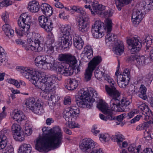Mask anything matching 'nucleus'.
<instances>
[{"label":"nucleus","instance_id":"nucleus-1","mask_svg":"<svg viewBox=\"0 0 153 153\" xmlns=\"http://www.w3.org/2000/svg\"><path fill=\"white\" fill-rule=\"evenodd\" d=\"M44 127L42 129L43 137L36 141V149L40 152H48L59 148L62 142L61 130L59 127L49 129Z\"/></svg>","mask_w":153,"mask_h":153},{"label":"nucleus","instance_id":"nucleus-2","mask_svg":"<svg viewBox=\"0 0 153 153\" xmlns=\"http://www.w3.org/2000/svg\"><path fill=\"white\" fill-rule=\"evenodd\" d=\"M21 74L28 79L36 87L44 92L49 93L54 88L56 77L54 75L49 77L47 76H37L35 71L22 67L19 68Z\"/></svg>","mask_w":153,"mask_h":153},{"label":"nucleus","instance_id":"nucleus-3","mask_svg":"<svg viewBox=\"0 0 153 153\" xmlns=\"http://www.w3.org/2000/svg\"><path fill=\"white\" fill-rule=\"evenodd\" d=\"M59 60L67 63L69 66L67 68L59 64L56 68V71L58 73L64 76H68L73 74L74 69L77 70V73L80 71V63L79 62L78 65L75 56L71 54H62L59 55Z\"/></svg>","mask_w":153,"mask_h":153},{"label":"nucleus","instance_id":"nucleus-4","mask_svg":"<svg viewBox=\"0 0 153 153\" xmlns=\"http://www.w3.org/2000/svg\"><path fill=\"white\" fill-rule=\"evenodd\" d=\"M112 21L110 19L106 20V25L100 21H96L92 26L91 32L94 38L98 39L102 38L104 35V32L107 30V35L105 36L106 42L113 41L116 37L114 34L111 33L112 30Z\"/></svg>","mask_w":153,"mask_h":153},{"label":"nucleus","instance_id":"nucleus-5","mask_svg":"<svg viewBox=\"0 0 153 153\" xmlns=\"http://www.w3.org/2000/svg\"><path fill=\"white\" fill-rule=\"evenodd\" d=\"M32 21L30 16L27 13L22 14L18 20L19 27V29H16V33L20 36L28 33Z\"/></svg>","mask_w":153,"mask_h":153},{"label":"nucleus","instance_id":"nucleus-6","mask_svg":"<svg viewBox=\"0 0 153 153\" xmlns=\"http://www.w3.org/2000/svg\"><path fill=\"white\" fill-rule=\"evenodd\" d=\"M73 30L68 25L62 27L61 30V36L59 38V41L62 48L64 49H68L72 44V38Z\"/></svg>","mask_w":153,"mask_h":153},{"label":"nucleus","instance_id":"nucleus-7","mask_svg":"<svg viewBox=\"0 0 153 153\" xmlns=\"http://www.w3.org/2000/svg\"><path fill=\"white\" fill-rule=\"evenodd\" d=\"M94 101V99H91V96L88 90H83L76 97V103L80 107L85 106L87 108H90L92 106L91 102H93Z\"/></svg>","mask_w":153,"mask_h":153},{"label":"nucleus","instance_id":"nucleus-8","mask_svg":"<svg viewBox=\"0 0 153 153\" xmlns=\"http://www.w3.org/2000/svg\"><path fill=\"white\" fill-rule=\"evenodd\" d=\"M34 41L30 39L27 40L28 44L26 48L28 50L30 49L35 52H40L43 49L44 38L40 34L35 33L33 34Z\"/></svg>","mask_w":153,"mask_h":153},{"label":"nucleus","instance_id":"nucleus-9","mask_svg":"<svg viewBox=\"0 0 153 153\" xmlns=\"http://www.w3.org/2000/svg\"><path fill=\"white\" fill-rule=\"evenodd\" d=\"M35 61L36 65L41 69H50L53 68L54 65L53 58L48 55L39 56Z\"/></svg>","mask_w":153,"mask_h":153},{"label":"nucleus","instance_id":"nucleus-10","mask_svg":"<svg viewBox=\"0 0 153 153\" xmlns=\"http://www.w3.org/2000/svg\"><path fill=\"white\" fill-rule=\"evenodd\" d=\"M9 131L3 129L0 131V150H2V153H14L13 148L11 145L6 146L7 142V136Z\"/></svg>","mask_w":153,"mask_h":153},{"label":"nucleus","instance_id":"nucleus-11","mask_svg":"<svg viewBox=\"0 0 153 153\" xmlns=\"http://www.w3.org/2000/svg\"><path fill=\"white\" fill-rule=\"evenodd\" d=\"M79 113V109L77 107L72 106L65 109L63 112V117L66 121L69 123L76 119Z\"/></svg>","mask_w":153,"mask_h":153},{"label":"nucleus","instance_id":"nucleus-12","mask_svg":"<svg viewBox=\"0 0 153 153\" xmlns=\"http://www.w3.org/2000/svg\"><path fill=\"white\" fill-rule=\"evenodd\" d=\"M128 100L124 99L121 97H120L118 102L114 103H110V107L112 111L117 112L124 111L125 109L130 104Z\"/></svg>","mask_w":153,"mask_h":153},{"label":"nucleus","instance_id":"nucleus-13","mask_svg":"<svg viewBox=\"0 0 153 153\" xmlns=\"http://www.w3.org/2000/svg\"><path fill=\"white\" fill-rule=\"evenodd\" d=\"M116 85L108 86L106 85L105 86L107 94L111 98L110 102L111 104L114 102H117L120 97H121L120 93L116 89Z\"/></svg>","mask_w":153,"mask_h":153},{"label":"nucleus","instance_id":"nucleus-14","mask_svg":"<svg viewBox=\"0 0 153 153\" xmlns=\"http://www.w3.org/2000/svg\"><path fill=\"white\" fill-rule=\"evenodd\" d=\"M130 71L128 69L124 70L123 74H118L117 82L119 86L121 88H125L130 79Z\"/></svg>","mask_w":153,"mask_h":153},{"label":"nucleus","instance_id":"nucleus-15","mask_svg":"<svg viewBox=\"0 0 153 153\" xmlns=\"http://www.w3.org/2000/svg\"><path fill=\"white\" fill-rule=\"evenodd\" d=\"M38 20L40 26L46 31L50 32L52 30L53 27V23L48 17L44 15L41 16H39Z\"/></svg>","mask_w":153,"mask_h":153},{"label":"nucleus","instance_id":"nucleus-16","mask_svg":"<svg viewBox=\"0 0 153 153\" xmlns=\"http://www.w3.org/2000/svg\"><path fill=\"white\" fill-rule=\"evenodd\" d=\"M127 43L131 48V52L132 54H134L138 52L142 47V43L139 39L135 37L128 39L127 40Z\"/></svg>","mask_w":153,"mask_h":153},{"label":"nucleus","instance_id":"nucleus-17","mask_svg":"<svg viewBox=\"0 0 153 153\" xmlns=\"http://www.w3.org/2000/svg\"><path fill=\"white\" fill-rule=\"evenodd\" d=\"M12 131L16 140L21 142L24 140V132L19 125L16 123L13 124L12 126Z\"/></svg>","mask_w":153,"mask_h":153},{"label":"nucleus","instance_id":"nucleus-18","mask_svg":"<svg viewBox=\"0 0 153 153\" xmlns=\"http://www.w3.org/2000/svg\"><path fill=\"white\" fill-rule=\"evenodd\" d=\"M94 141L90 138H85L83 139L79 145L80 149L85 152H88L95 147Z\"/></svg>","mask_w":153,"mask_h":153},{"label":"nucleus","instance_id":"nucleus-19","mask_svg":"<svg viewBox=\"0 0 153 153\" xmlns=\"http://www.w3.org/2000/svg\"><path fill=\"white\" fill-rule=\"evenodd\" d=\"M79 31L85 33L88 30L89 25V18L87 16L80 17L77 20Z\"/></svg>","mask_w":153,"mask_h":153},{"label":"nucleus","instance_id":"nucleus-20","mask_svg":"<svg viewBox=\"0 0 153 153\" xmlns=\"http://www.w3.org/2000/svg\"><path fill=\"white\" fill-rule=\"evenodd\" d=\"M137 105L138 110L141 111L142 114L146 117L145 119H149V117L152 115L151 111L145 103L140 102L137 103Z\"/></svg>","mask_w":153,"mask_h":153},{"label":"nucleus","instance_id":"nucleus-21","mask_svg":"<svg viewBox=\"0 0 153 153\" xmlns=\"http://www.w3.org/2000/svg\"><path fill=\"white\" fill-rule=\"evenodd\" d=\"M144 17V14L139 10H134L131 16L132 21L135 25L138 24Z\"/></svg>","mask_w":153,"mask_h":153},{"label":"nucleus","instance_id":"nucleus-22","mask_svg":"<svg viewBox=\"0 0 153 153\" xmlns=\"http://www.w3.org/2000/svg\"><path fill=\"white\" fill-rule=\"evenodd\" d=\"M40 8L43 14L46 16L49 17L53 13L52 7L47 3H42L41 5Z\"/></svg>","mask_w":153,"mask_h":153},{"label":"nucleus","instance_id":"nucleus-23","mask_svg":"<svg viewBox=\"0 0 153 153\" xmlns=\"http://www.w3.org/2000/svg\"><path fill=\"white\" fill-rule=\"evenodd\" d=\"M114 53L117 55H120L124 51V46L122 41L118 40L115 44V47L114 48Z\"/></svg>","mask_w":153,"mask_h":153},{"label":"nucleus","instance_id":"nucleus-24","mask_svg":"<svg viewBox=\"0 0 153 153\" xmlns=\"http://www.w3.org/2000/svg\"><path fill=\"white\" fill-rule=\"evenodd\" d=\"M40 8V5L38 2L36 1H33L29 2L28 4V8L32 13L38 12Z\"/></svg>","mask_w":153,"mask_h":153},{"label":"nucleus","instance_id":"nucleus-25","mask_svg":"<svg viewBox=\"0 0 153 153\" xmlns=\"http://www.w3.org/2000/svg\"><path fill=\"white\" fill-rule=\"evenodd\" d=\"M102 60L100 56H95L89 63L88 66L94 70L96 67L101 62Z\"/></svg>","mask_w":153,"mask_h":153},{"label":"nucleus","instance_id":"nucleus-26","mask_svg":"<svg viewBox=\"0 0 153 153\" xmlns=\"http://www.w3.org/2000/svg\"><path fill=\"white\" fill-rule=\"evenodd\" d=\"M10 65L8 62V58L4 51L0 53V65L8 66Z\"/></svg>","mask_w":153,"mask_h":153},{"label":"nucleus","instance_id":"nucleus-27","mask_svg":"<svg viewBox=\"0 0 153 153\" xmlns=\"http://www.w3.org/2000/svg\"><path fill=\"white\" fill-rule=\"evenodd\" d=\"M18 123L25 120V116L24 114L20 111H17L14 113V116L12 117Z\"/></svg>","mask_w":153,"mask_h":153},{"label":"nucleus","instance_id":"nucleus-28","mask_svg":"<svg viewBox=\"0 0 153 153\" xmlns=\"http://www.w3.org/2000/svg\"><path fill=\"white\" fill-rule=\"evenodd\" d=\"M31 150L30 145L27 144H22L18 151V153H30Z\"/></svg>","mask_w":153,"mask_h":153},{"label":"nucleus","instance_id":"nucleus-29","mask_svg":"<svg viewBox=\"0 0 153 153\" xmlns=\"http://www.w3.org/2000/svg\"><path fill=\"white\" fill-rule=\"evenodd\" d=\"M74 44L76 48L80 50L83 47L84 42L81 37L76 36L74 38Z\"/></svg>","mask_w":153,"mask_h":153},{"label":"nucleus","instance_id":"nucleus-30","mask_svg":"<svg viewBox=\"0 0 153 153\" xmlns=\"http://www.w3.org/2000/svg\"><path fill=\"white\" fill-rule=\"evenodd\" d=\"M93 11L94 14V12L97 13L99 10H103L105 9V7L101 4H99L97 1H95L93 2L92 4Z\"/></svg>","mask_w":153,"mask_h":153},{"label":"nucleus","instance_id":"nucleus-31","mask_svg":"<svg viewBox=\"0 0 153 153\" xmlns=\"http://www.w3.org/2000/svg\"><path fill=\"white\" fill-rule=\"evenodd\" d=\"M68 85L65 86V88L69 90H73L75 89L78 85L77 81L75 79H70Z\"/></svg>","mask_w":153,"mask_h":153},{"label":"nucleus","instance_id":"nucleus-32","mask_svg":"<svg viewBox=\"0 0 153 153\" xmlns=\"http://www.w3.org/2000/svg\"><path fill=\"white\" fill-rule=\"evenodd\" d=\"M31 110L35 113L38 114H41L44 112L42 105L39 103L35 104Z\"/></svg>","mask_w":153,"mask_h":153},{"label":"nucleus","instance_id":"nucleus-33","mask_svg":"<svg viewBox=\"0 0 153 153\" xmlns=\"http://www.w3.org/2000/svg\"><path fill=\"white\" fill-rule=\"evenodd\" d=\"M97 106L98 108L103 113L113 112L112 111L108 109L107 104L103 102H100L97 105Z\"/></svg>","mask_w":153,"mask_h":153},{"label":"nucleus","instance_id":"nucleus-34","mask_svg":"<svg viewBox=\"0 0 153 153\" xmlns=\"http://www.w3.org/2000/svg\"><path fill=\"white\" fill-rule=\"evenodd\" d=\"M103 113L106 115V116L102 114H100L99 116L100 118L106 121L107 120H114L115 118L113 112H107Z\"/></svg>","mask_w":153,"mask_h":153},{"label":"nucleus","instance_id":"nucleus-35","mask_svg":"<svg viewBox=\"0 0 153 153\" xmlns=\"http://www.w3.org/2000/svg\"><path fill=\"white\" fill-rule=\"evenodd\" d=\"M111 139L113 141L117 142V144L120 146V143L123 142L124 138L122 135L117 134L112 135Z\"/></svg>","mask_w":153,"mask_h":153},{"label":"nucleus","instance_id":"nucleus-36","mask_svg":"<svg viewBox=\"0 0 153 153\" xmlns=\"http://www.w3.org/2000/svg\"><path fill=\"white\" fill-rule=\"evenodd\" d=\"M35 100L34 98L33 97H30L27 99L25 102V104L26 105L27 108L31 110L33 107L34 106Z\"/></svg>","mask_w":153,"mask_h":153},{"label":"nucleus","instance_id":"nucleus-37","mask_svg":"<svg viewBox=\"0 0 153 153\" xmlns=\"http://www.w3.org/2000/svg\"><path fill=\"white\" fill-rule=\"evenodd\" d=\"M140 93L138 94L140 97L144 100L147 98V96L146 95V88L143 85H141L140 88Z\"/></svg>","mask_w":153,"mask_h":153},{"label":"nucleus","instance_id":"nucleus-38","mask_svg":"<svg viewBox=\"0 0 153 153\" xmlns=\"http://www.w3.org/2000/svg\"><path fill=\"white\" fill-rule=\"evenodd\" d=\"M141 146L139 145L137 147L134 144H131L128 148V151L131 153H139L140 150Z\"/></svg>","mask_w":153,"mask_h":153},{"label":"nucleus","instance_id":"nucleus-39","mask_svg":"<svg viewBox=\"0 0 153 153\" xmlns=\"http://www.w3.org/2000/svg\"><path fill=\"white\" fill-rule=\"evenodd\" d=\"M94 70L89 66H88L87 69L86 70L85 73V78L86 81H88L90 80L92 73Z\"/></svg>","mask_w":153,"mask_h":153},{"label":"nucleus","instance_id":"nucleus-40","mask_svg":"<svg viewBox=\"0 0 153 153\" xmlns=\"http://www.w3.org/2000/svg\"><path fill=\"white\" fill-rule=\"evenodd\" d=\"M115 3L117 7L118 8L119 10H120L121 9L120 7L123 6L124 4H128L130 2V0H115Z\"/></svg>","mask_w":153,"mask_h":153},{"label":"nucleus","instance_id":"nucleus-41","mask_svg":"<svg viewBox=\"0 0 153 153\" xmlns=\"http://www.w3.org/2000/svg\"><path fill=\"white\" fill-rule=\"evenodd\" d=\"M136 57V61L137 64L140 66L144 65L145 64L146 58L143 56H139L137 55Z\"/></svg>","mask_w":153,"mask_h":153},{"label":"nucleus","instance_id":"nucleus-42","mask_svg":"<svg viewBox=\"0 0 153 153\" xmlns=\"http://www.w3.org/2000/svg\"><path fill=\"white\" fill-rule=\"evenodd\" d=\"M48 100L49 101H52V103L55 104L57 102L59 98V96L56 94L54 95L51 94V93H48Z\"/></svg>","mask_w":153,"mask_h":153},{"label":"nucleus","instance_id":"nucleus-43","mask_svg":"<svg viewBox=\"0 0 153 153\" xmlns=\"http://www.w3.org/2000/svg\"><path fill=\"white\" fill-rule=\"evenodd\" d=\"M90 52H84V53H82L83 55V59L85 61H87V59H90L93 56V51H90Z\"/></svg>","mask_w":153,"mask_h":153},{"label":"nucleus","instance_id":"nucleus-44","mask_svg":"<svg viewBox=\"0 0 153 153\" xmlns=\"http://www.w3.org/2000/svg\"><path fill=\"white\" fill-rule=\"evenodd\" d=\"M72 9L77 13H80L83 16L85 15L86 13L82 8L78 6H74L72 7Z\"/></svg>","mask_w":153,"mask_h":153},{"label":"nucleus","instance_id":"nucleus-45","mask_svg":"<svg viewBox=\"0 0 153 153\" xmlns=\"http://www.w3.org/2000/svg\"><path fill=\"white\" fill-rule=\"evenodd\" d=\"M99 135L100 140L102 141L106 142L108 141L109 140L110 136L107 133L101 134Z\"/></svg>","mask_w":153,"mask_h":153},{"label":"nucleus","instance_id":"nucleus-46","mask_svg":"<svg viewBox=\"0 0 153 153\" xmlns=\"http://www.w3.org/2000/svg\"><path fill=\"white\" fill-rule=\"evenodd\" d=\"M114 119L112 120H115L117 125H121V126L123 125V123H121L123 119V115H120L117 116L116 117H115V116L114 115Z\"/></svg>","mask_w":153,"mask_h":153},{"label":"nucleus","instance_id":"nucleus-47","mask_svg":"<svg viewBox=\"0 0 153 153\" xmlns=\"http://www.w3.org/2000/svg\"><path fill=\"white\" fill-rule=\"evenodd\" d=\"M104 73L101 71L100 70L99 68H97L94 72L95 76L97 79L102 78Z\"/></svg>","mask_w":153,"mask_h":153},{"label":"nucleus","instance_id":"nucleus-48","mask_svg":"<svg viewBox=\"0 0 153 153\" xmlns=\"http://www.w3.org/2000/svg\"><path fill=\"white\" fill-rule=\"evenodd\" d=\"M105 79L110 84V85H108V86H113L116 85L113 79L108 75H106L104 76Z\"/></svg>","mask_w":153,"mask_h":153},{"label":"nucleus","instance_id":"nucleus-49","mask_svg":"<svg viewBox=\"0 0 153 153\" xmlns=\"http://www.w3.org/2000/svg\"><path fill=\"white\" fill-rule=\"evenodd\" d=\"M149 124L148 122H145L143 124H141L138 125L136 128L137 130H142L148 127Z\"/></svg>","mask_w":153,"mask_h":153},{"label":"nucleus","instance_id":"nucleus-50","mask_svg":"<svg viewBox=\"0 0 153 153\" xmlns=\"http://www.w3.org/2000/svg\"><path fill=\"white\" fill-rule=\"evenodd\" d=\"M70 123H69L68 124L67 123L65 124V125L67 126H68L70 128H79V125L73 121V120L70 122Z\"/></svg>","mask_w":153,"mask_h":153},{"label":"nucleus","instance_id":"nucleus-51","mask_svg":"<svg viewBox=\"0 0 153 153\" xmlns=\"http://www.w3.org/2000/svg\"><path fill=\"white\" fill-rule=\"evenodd\" d=\"M54 42V39L53 35L51 34L48 35V39L46 41V44L49 45H52Z\"/></svg>","mask_w":153,"mask_h":153},{"label":"nucleus","instance_id":"nucleus-52","mask_svg":"<svg viewBox=\"0 0 153 153\" xmlns=\"http://www.w3.org/2000/svg\"><path fill=\"white\" fill-rule=\"evenodd\" d=\"M1 18L5 24L9 23L10 21L9 15L7 13H3L1 15Z\"/></svg>","mask_w":153,"mask_h":153},{"label":"nucleus","instance_id":"nucleus-53","mask_svg":"<svg viewBox=\"0 0 153 153\" xmlns=\"http://www.w3.org/2000/svg\"><path fill=\"white\" fill-rule=\"evenodd\" d=\"M10 26L9 23L5 24L3 26L2 29L6 35H8L7 31L10 29Z\"/></svg>","mask_w":153,"mask_h":153},{"label":"nucleus","instance_id":"nucleus-54","mask_svg":"<svg viewBox=\"0 0 153 153\" xmlns=\"http://www.w3.org/2000/svg\"><path fill=\"white\" fill-rule=\"evenodd\" d=\"M137 56V54H134L128 56L127 58V61L128 62H131L133 61H136Z\"/></svg>","mask_w":153,"mask_h":153},{"label":"nucleus","instance_id":"nucleus-55","mask_svg":"<svg viewBox=\"0 0 153 153\" xmlns=\"http://www.w3.org/2000/svg\"><path fill=\"white\" fill-rule=\"evenodd\" d=\"M12 2L8 0H4L0 3V6L2 7H7L11 5Z\"/></svg>","mask_w":153,"mask_h":153},{"label":"nucleus","instance_id":"nucleus-56","mask_svg":"<svg viewBox=\"0 0 153 153\" xmlns=\"http://www.w3.org/2000/svg\"><path fill=\"white\" fill-rule=\"evenodd\" d=\"M8 82L14 85L17 88H19L20 87L19 82L17 80L14 79H9L8 80Z\"/></svg>","mask_w":153,"mask_h":153},{"label":"nucleus","instance_id":"nucleus-57","mask_svg":"<svg viewBox=\"0 0 153 153\" xmlns=\"http://www.w3.org/2000/svg\"><path fill=\"white\" fill-rule=\"evenodd\" d=\"M113 12L112 10L111 9H109L108 10L105 11L103 14L104 16L106 17H110L113 14Z\"/></svg>","mask_w":153,"mask_h":153},{"label":"nucleus","instance_id":"nucleus-58","mask_svg":"<svg viewBox=\"0 0 153 153\" xmlns=\"http://www.w3.org/2000/svg\"><path fill=\"white\" fill-rule=\"evenodd\" d=\"M25 134L27 135H30L32 132L31 128L26 126L25 127Z\"/></svg>","mask_w":153,"mask_h":153},{"label":"nucleus","instance_id":"nucleus-59","mask_svg":"<svg viewBox=\"0 0 153 153\" xmlns=\"http://www.w3.org/2000/svg\"><path fill=\"white\" fill-rule=\"evenodd\" d=\"M146 50L149 49V48L153 46V40H149V41H146Z\"/></svg>","mask_w":153,"mask_h":153},{"label":"nucleus","instance_id":"nucleus-60","mask_svg":"<svg viewBox=\"0 0 153 153\" xmlns=\"http://www.w3.org/2000/svg\"><path fill=\"white\" fill-rule=\"evenodd\" d=\"M141 117L142 116L141 115H137L131 120V123H133L135 122L138 121Z\"/></svg>","mask_w":153,"mask_h":153},{"label":"nucleus","instance_id":"nucleus-61","mask_svg":"<svg viewBox=\"0 0 153 153\" xmlns=\"http://www.w3.org/2000/svg\"><path fill=\"white\" fill-rule=\"evenodd\" d=\"M71 100L70 97L65 98L64 100V103L65 105H70L71 104Z\"/></svg>","mask_w":153,"mask_h":153},{"label":"nucleus","instance_id":"nucleus-62","mask_svg":"<svg viewBox=\"0 0 153 153\" xmlns=\"http://www.w3.org/2000/svg\"><path fill=\"white\" fill-rule=\"evenodd\" d=\"M90 51H93L91 46L89 45H87L84 48V50L83 51L82 53H84V52H90Z\"/></svg>","mask_w":153,"mask_h":153},{"label":"nucleus","instance_id":"nucleus-63","mask_svg":"<svg viewBox=\"0 0 153 153\" xmlns=\"http://www.w3.org/2000/svg\"><path fill=\"white\" fill-rule=\"evenodd\" d=\"M93 128H92L91 131L94 134L96 135L97 134L99 133L100 131L97 130V128L96 126H94Z\"/></svg>","mask_w":153,"mask_h":153},{"label":"nucleus","instance_id":"nucleus-64","mask_svg":"<svg viewBox=\"0 0 153 153\" xmlns=\"http://www.w3.org/2000/svg\"><path fill=\"white\" fill-rule=\"evenodd\" d=\"M141 153H153V152L151 149L147 148L143 150Z\"/></svg>","mask_w":153,"mask_h":153}]
</instances>
